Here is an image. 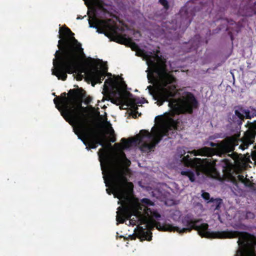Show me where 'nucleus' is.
I'll use <instances>...</instances> for the list:
<instances>
[{
    "mask_svg": "<svg viewBox=\"0 0 256 256\" xmlns=\"http://www.w3.org/2000/svg\"><path fill=\"white\" fill-rule=\"evenodd\" d=\"M98 155L99 156L100 160L101 162V159L106 160L108 159L107 152L106 148H101L98 152Z\"/></svg>",
    "mask_w": 256,
    "mask_h": 256,
    "instance_id": "23",
    "label": "nucleus"
},
{
    "mask_svg": "<svg viewBox=\"0 0 256 256\" xmlns=\"http://www.w3.org/2000/svg\"><path fill=\"white\" fill-rule=\"evenodd\" d=\"M110 140L112 142H115L116 141V138L115 137V136H113L112 138H111Z\"/></svg>",
    "mask_w": 256,
    "mask_h": 256,
    "instance_id": "34",
    "label": "nucleus"
},
{
    "mask_svg": "<svg viewBox=\"0 0 256 256\" xmlns=\"http://www.w3.org/2000/svg\"><path fill=\"white\" fill-rule=\"evenodd\" d=\"M108 68L107 66H102V70H100L97 66H92V68H90L86 72L88 76L94 83V86L96 84H100L104 80L106 74L107 72Z\"/></svg>",
    "mask_w": 256,
    "mask_h": 256,
    "instance_id": "9",
    "label": "nucleus"
},
{
    "mask_svg": "<svg viewBox=\"0 0 256 256\" xmlns=\"http://www.w3.org/2000/svg\"><path fill=\"white\" fill-rule=\"evenodd\" d=\"M204 144L210 146L212 148L204 146L188 152L194 156H200L206 157H212L214 155L222 157L227 155L230 158H224L221 160L224 168H231L232 166L233 163L232 160L236 161L239 158L238 153L234 152L235 146L238 144L236 139L234 137L228 138L220 143L207 142Z\"/></svg>",
    "mask_w": 256,
    "mask_h": 256,
    "instance_id": "5",
    "label": "nucleus"
},
{
    "mask_svg": "<svg viewBox=\"0 0 256 256\" xmlns=\"http://www.w3.org/2000/svg\"><path fill=\"white\" fill-rule=\"evenodd\" d=\"M248 214H252V215H254V214H252V213H251V212H248Z\"/></svg>",
    "mask_w": 256,
    "mask_h": 256,
    "instance_id": "41",
    "label": "nucleus"
},
{
    "mask_svg": "<svg viewBox=\"0 0 256 256\" xmlns=\"http://www.w3.org/2000/svg\"><path fill=\"white\" fill-rule=\"evenodd\" d=\"M136 115H135V116H134V118H136Z\"/></svg>",
    "mask_w": 256,
    "mask_h": 256,
    "instance_id": "43",
    "label": "nucleus"
},
{
    "mask_svg": "<svg viewBox=\"0 0 256 256\" xmlns=\"http://www.w3.org/2000/svg\"><path fill=\"white\" fill-rule=\"evenodd\" d=\"M89 58V60H90V61H93V60H93V59H92V58Z\"/></svg>",
    "mask_w": 256,
    "mask_h": 256,
    "instance_id": "38",
    "label": "nucleus"
},
{
    "mask_svg": "<svg viewBox=\"0 0 256 256\" xmlns=\"http://www.w3.org/2000/svg\"><path fill=\"white\" fill-rule=\"evenodd\" d=\"M182 176H186L189 178V180L192 182H194L195 180V175L194 172L190 170H182L180 172Z\"/></svg>",
    "mask_w": 256,
    "mask_h": 256,
    "instance_id": "21",
    "label": "nucleus"
},
{
    "mask_svg": "<svg viewBox=\"0 0 256 256\" xmlns=\"http://www.w3.org/2000/svg\"><path fill=\"white\" fill-rule=\"evenodd\" d=\"M128 94L129 96V102L132 107L134 109V111L138 113L137 110H138L137 104H142L145 100L143 98L140 99V98L134 97L132 94L128 92Z\"/></svg>",
    "mask_w": 256,
    "mask_h": 256,
    "instance_id": "15",
    "label": "nucleus"
},
{
    "mask_svg": "<svg viewBox=\"0 0 256 256\" xmlns=\"http://www.w3.org/2000/svg\"><path fill=\"white\" fill-rule=\"evenodd\" d=\"M120 92V91L111 90L109 94V98L113 104H116V102L119 100Z\"/></svg>",
    "mask_w": 256,
    "mask_h": 256,
    "instance_id": "16",
    "label": "nucleus"
},
{
    "mask_svg": "<svg viewBox=\"0 0 256 256\" xmlns=\"http://www.w3.org/2000/svg\"><path fill=\"white\" fill-rule=\"evenodd\" d=\"M202 198L206 201L207 202H210V194L208 192H205L204 190H202Z\"/></svg>",
    "mask_w": 256,
    "mask_h": 256,
    "instance_id": "27",
    "label": "nucleus"
},
{
    "mask_svg": "<svg viewBox=\"0 0 256 256\" xmlns=\"http://www.w3.org/2000/svg\"><path fill=\"white\" fill-rule=\"evenodd\" d=\"M110 146V144H108V146Z\"/></svg>",
    "mask_w": 256,
    "mask_h": 256,
    "instance_id": "42",
    "label": "nucleus"
},
{
    "mask_svg": "<svg viewBox=\"0 0 256 256\" xmlns=\"http://www.w3.org/2000/svg\"><path fill=\"white\" fill-rule=\"evenodd\" d=\"M191 22H192V20L188 18H186L184 20V22H186V27H188L190 24Z\"/></svg>",
    "mask_w": 256,
    "mask_h": 256,
    "instance_id": "31",
    "label": "nucleus"
},
{
    "mask_svg": "<svg viewBox=\"0 0 256 256\" xmlns=\"http://www.w3.org/2000/svg\"><path fill=\"white\" fill-rule=\"evenodd\" d=\"M256 134V132H250L246 133L240 148L242 150L247 148L250 144L254 142Z\"/></svg>",
    "mask_w": 256,
    "mask_h": 256,
    "instance_id": "14",
    "label": "nucleus"
},
{
    "mask_svg": "<svg viewBox=\"0 0 256 256\" xmlns=\"http://www.w3.org/2000/svg\"><path fill=\"white\" fill-rule=\"evenodd\" d=\"M74 36V34L68 27L60 28L58 50L54 54L52 71V74L64 81L67 78V74L75 72L80 61L86 57L81 44Z\"/></svg>",
    "mask_w": 256,
    "mask_h": 256,
    "instance_id": "4",
    "label": "nucleus"
},
{
    "mask_svg": "<svg viewBox=\"0 0 256 256\" xmlns=\"http://www.w3.org/2000/svg\"><path fill=\"white\" fill-rule=\"evenodd\" d=\"M160 4L164 6L166 10H168L170 8V5L167 0H158Z\"/></svg>",
    "mask_w": 256,
    "mask_h": 256,
    "instance_id": "25",
    "label": "nucleus"
},
{
    "mask_svg": "<svg viewBox=\"0 0 256 256\" xmlns=\"http://www.w3.org/2000/svg\"><path fill=\"white\" fill-rule=\"evenodd\" d=\"M84 17H82L81 16H78V17H77V19L78 20H79V19H82Z\"/></svg>",
    "mask_w": 256,
    "mask_h": 256,
    "instance_id": "37",
    "label": "nucleus"
},
{
    "mask_svg": "<svg viewBox=\"0 0 256 256\" xmlns=\"http://www.w3.org/2000/svg\"><path fill=\"white\" fill-rule=\"evenodd\" d=\"M116 176H122L126 178L128 182V179L126 177V172L123 169L115 168L112 170H110L108 172V182H107L106 179L104 176V182L106 184V187L110 186L111 189L108 188L106 189V191L107 193L110 195L112 194H113L114 198H117L118 196L116 190L114 188V178Z\"/></svg>",
    "mask_w": 256,
    "mask_h": 256,
    "instance_id": "8",
    "label": "nucleus"
},
{
    "mask_svg": "<svg viewBox=\"0 0 256 256\" xmlns=\"http://www.w3.org/2000/svg\"><path fill=\"white\" fill-rule=\"evenodd\" d=\"M200 36L199 35H196L194 36V39L196 40V42H194V40H191L190 42L192 44V46L190 48V51L192 50H196L199 47V45L200 44Z\"/></svg>",
    "mask_w": 256,
    "mask_h": 256,
    "instance_id": "22",
    "label": "nucleus"
},
{
    "mask_svg": "<svg viewBox=\"0 0 256 256\" xmlns=\"http://www.w3.org/2000/svg\"><path fill=\"white\" fill-rule=\"evenodd\" d=\"M136 55L146 60V63L152 74L157 76L158 80L161 86L156 88L152 86H148L149 93L156 100L159 106L164 102H168V106L174 114H192L194 109L197 108L198 103L194 94L188 92L184 100L180 98H174L178 94V90L174 83L176 78L167 68L166 61L152 52H148L140 48L136 51Z\"/></svg>",
    "mask_w": 256,
    "mask_h": 256,
    "instance_id": "2",
    "label": "nucleus"
},
{
    "mask_svg": "<svg viewBox=\"0 0 256 256\" xmlns=\"http://www.w3.org/2000/svg\"><path fill=\"white\" fill-rule=\"evenodd\" d=\"M122 86L124 89H126L127 86L126 84H125V82H123L122 83Z\"/></svg>",
    "mask_w": 256,
    "mask_h": 256,
    "instance_id": "35",
    "label": "nucleus"
},
{
    "mask_svg": "<svg viewBox=\"0 0 256 256\" xmlns=\"http://www.w3.org/2000/svg\"><path fill=\"white\" fill-rule=\"evenodd\" d=\"M178 152L180 154V158L186 154V152L185 151V150L182 148H180L178 150Z\"/></svg>",
    "mask_w": 256,
    "mask_h": 256,
    "instance_id": "30",
    "label": "nucleus"
},
{
    "mask_svg": "<svg viewBox=\"0 0 256 256\" xmlns=\"http://www.w3.org/2000/svg\"><path fill=\"white\" fill-rule=\"evenodd\" d=\"M114 41L120 44H128L132 50L136 51L140 47L131 38H126V34H118Z\"/></svg>",
    "mask_w": 256,
    "mask_h": 256,
    "instance_id": "11",
    "label": "nucleus"
},
{
    "mask_svg": "<svg viewBox=\"0 0 256 256\" xmlns=\"http://www.w3.org/2000/svg\"><path fill=\"white\" fill-rule=\"evenodd\" d=\"M178 120L172 119L168 124L163 128H154L152 129L150 132L148 130H142L138 134V136L142 138L140 149L142 150H151L154 148L164 136H168L170 134L178 130Z\"/></svg>",
    "mask_w": 256,
    "mask_h": 256,
    "instance_id": "6",
    "label": "nucleus"
},
{
    "mask_svg": "<svg viewBox=\"0 0 256 256\" xmlns=\"http://www.w3.org/2000/svg\"><path fill=\"white\" fill-rule=\"evenodd\" d=\"M238 228L242 230H247V226L244 224L242 225L241 226L238 227Z\"/></svg>",
    "mask_w": 256,
    "mask_h": 256,
    "instance_id": "33",
    "label": "nucleus"
},
{
    "mask_svg": "<svg viewBox=\"0 0 256 256\" xmlns=\"http://www.w3.org/2000/svg\"><path fill=\"white\" fill-rule=\"evenodd\" d=\"M182 176H186L189 178V180L192 182H194L195 180V175L194 172L190 170H182L180 172Z\"/></svg>",
    "mask_w": 256,
    "mask_h": 256,
    "instance_id": "19",
    "label": "nucleus"
},
{
    "mask_svg": "<svg viewBox=\"0 0 256 256\" xmlns=\"http://www.w3.org/2000/svg\"><path fill=\"white\" fill-rule=\"evenodd\" d=\"M235 108L236 109L234 110V115L232 116V118H230L231 122L241 125L244 118V109L241 106H236Z\"/></svg>",
    "mask_w": 256,
    "mask_h": 256,
    "instance_id": "13",
    "label": "nucleus"
},
{
    "mask_svg": "<svg viewBox=\"0 0 256 256\" xmlns=\"http://www.w3.org/2000/svg\"><path fill=\"white\" fill-rule=\"evenodd\" d=\"M110 19L108 20H102L96 19L95 24H92L91 21L89 20V24L90 28H94L97 29L96 32L99 34H103L106 36L110 38L113 37L114 40L116 38L118 35V26L116 25H112L110 23Z\"/></svg>",
    "mask_w": 256,
    "mask_h": 256,
    "instance_id": "7",
    "label": "nucleus"
},
{
    "mask_svg": "<svg viewBox=\"0 0 256 256\" xmlns=\"http://www.w3.org/2000/svg\"><path fill=\"white\" fill-rule=\"evenodd\" d=\"M256 14V2H254V6L252 8H250V10L249 13L246 14L244 16H252Z\"/></svg>",
    "mask_w": 256,
    "mask_h": 256,
    "instance_id": "26",
    "label": "nucleus"
},
{
    "mask_svg": "<svg viewBox=\"0 0 256 256\" xmlns=\"http://www.w3.org/2000/svg\"><path fill=\"white\" fill-rule=\"evenodd\" d=\"M114 84H115V81L112 80V79H110V80H106L105 82H104V90H108V87L106 86V84H108V85L112 87L114 86Z\"/></svg>",
    "mask_w": 256,
    "mask_h": 256,
    "instance_id": "24",
    "label": "nucleus"
},
{
    "mask_svg": "<svg viewBox=\"0 0 256 256\" xmlns=\"http://www.w3.org/2000/svg\"><path fill=\"white\" fill-rule=\"evenodd\" d=\"M210 202L212 203V208H214V210H218L221 206V204L222 202V200L220 198H211L210 200Z\"/></svg>",
    "mask_w": 256,
    "mask_h": 256,
    "instance_id": "18",
    "label": "nucleus"
},
{
    "mask_svg": "<svg viewBox=\"0 0 256 256\" xmlns=\"http://www.w3.org/2000/svg\"><path fill=\"white\" fill-rule=\"evenodd\" d=\"M86 96V92L82 88L70 89L68 94L64 92L56 96L54 102L66 121L73 126L75 134L89 150L96 148L98 144L104 147L105 138L94 132L84 114L87 108L82 106V102L84 100L85 104H88L92 100L90 96Z\"/></svg>",
    "mask_w": 256,
    "mask_h": 256,
    "instance_id": "3",
    "label": "nucleus"
},
{
    "mask_svg": "<svg viewBox=\"0 0 256 256\" xmlns=\"http://www.w3.org/2000/svg\"><path fill=\"white\" fill-rule=\"evenodd\" d=\"M88 65L89 66H92V64H88Z\"/></svg>",
    "mask_w": 256,
    "mask_h": 256,
    "instance_id": "39",
    "label": "nucleus"
},
{
    "mask_svg": "<svg viewBox=\"0 0 256 256\" xmlns=\"http://www.w3.org/2000/svg\"><path fill=\"white\" fill-rule=\"evenodd\" d=\"M246 186L252 188L253 186V183H252L250 180L247 178H246L244 181V182H242Z\"/></svg>",
    "mask_w": 256,
    "mask_h": 256,
    "instance_id": "29",
    "label": "nucleus"
},
{
    "mask_svg": "<svg viewBox=\"0 0 256 256\" xmlns=\"http://www.w3.org/2000/svg\"><path fill=\"white\" fill-rule=\"evenodd\" d=\"M238 180L240 182H241L242 183L243 182H244V181L245 179L246 178H244V176H242V175H238Z\"/></svg>",
    "mask_w": 256,
    "mask_h": 256,
    "instance_id": "32",
    "label": "nucleus"
},
{
    "mask_svg": "<svg viewBox=\"0 0 256 256\" xmlns=\"http://www.w3.org/2000/svg\"><path fill=\"white\" fill-rule=\"evenodd\" d=\"M142 138H140L138 134L134 138L126 139V138H122L121 142L122 144L119 143L115 144V146L120 149H126L129 148L132 146V144H140L142 142Z\"/></svg>",
    "mask_w": 256,
    "mask_h": 256,
    "instance_id": "10",
    "label": "nucleus"
},
{
    "mask_svg": "<svg viewBox=\"0 0 256 256\" xmlns=\"http://www.w3.org/2000/svg\"><path fill=\"white\" fill-rule=\"evenodd\" d=\"M244 118L247 119H250L252 117H254L253 114H251L250 112L248 110H246L244 109Z\"/></svg>",
    "mask_w": 256,
    "mask_h": 256,
    "instance_id": "28",
    "label": "nucleus"
},
{
    "mask_svg": "<svg viewBox=\"0 0 256 256\" xmlns=\"http://www.w3.org/2000/svg\"><path fill=\"white\" fill-rule=\"evenodd\" d=\"M114 178V188L116 190L117 198L120 200L122 206H119L116 212L117 224H124L126 220H129L130 224H138L134 230L136 236L140 241L152 240V232H150L154 227L160 231L177 232L180 234L190 232L192 230H197L202 238H234V230L222 232L208 231V225L202 223L198 224L202 220L194 219L189 214L182 219V223L185 228H180L172 224L156 222L154 219L161 217L157 210L149 208L154 206V202L147 198H143L140 202L138 199H132L129 196L133 192L134 185L132 182H128L126 178L122 176H116Z\"/></svg>",
    "mask_w": 256,
    "mask_h": 256,
    "instance_id": "1",
    "label": "nucleus"
},
{
    "mask_svg": "<svg viewBox=\"0 0 256 256\" xmlns=\"http://www.w3.org/2000/svg\"><path fill=\"white\" fill-rule=\"evenodd\" d=\"M182 176H186L189 178V180L192 182H194L195 180V175L194 172L190 170H182L180 172Z\"/></svg>",
    "mask_w": 256,
    "mask_h": 256,
    "instance_id": "20",
    "label": "nucleus"
},
{
    "mask_svg": "<svg viewBox=\"0 0 256 256\" xmlns=\"http://www.w3.org/2000/svg\"><path fill=\"white\" fill-rule=\"evenodd\" d=\"M228 26L226 28V30L228 31V35L230 36L231 40L233 41L234 39L233 34L236 33L238 34L241 29V26L240 24L236 23L232 20L226 19Z\"/></svg>",
    "mask_w": 256,
    "mask_h": 256,
    "instance_id": "12",
    "label": "nucleus"
},
{
    "mask_svg": "<svg viewBox=\"0 0 256 256\" xmlns=\"http://www.w3.org/2000/svg\"><path fill=\"white\" fill-rule=\"evenodd\" d=\"M84 72V70H82V71L80 72H81V73H82V72Z\"/></svg>",
    "mask_w": 256,
    "mask_h": 256,
    "instance_id": "40",
    "label": "nucleus"
},
{
    "mask_svg": "<svg viewBox=\"0 0 256 256\" xmlns=\"http://www.w3.org/2000/svg\"><path fill=\"white\" fill-rule=\"evenodd\" d=\"M198 160V158H194V160H192V158H190L188 155H187L182 158V161L185 166L188 167L194 166V161Z\"/></svg>",
    "mask_w": 256,
    "mask_h": 256,
    "instance_id": "17",
    "label": "nucleus"
},
{
    "mask_svg": "<svg viewBox=\"0 0 256 256\" xmlns=\"http://www.w3.org/2000/svg\"><path fill=\"white\" fill-rule=\"evenodd\" d=\"M110 132L112 134H114V129L112 128V127L110 126Z\"/></svg>",
    "mask_w": 256,
    "mask_h": 256,
    "instance_id": "36",
    "label": "nucleus"
}]
</instances>
